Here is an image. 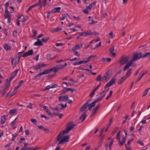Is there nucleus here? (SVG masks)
Here are the masks:
<instances>
[{
  "label": "nucleus",
  "mask_w": 150,
  "mask_h": 150,
  "mask_svg": "<svg viewBox=\"0 0 150 150\" xmlns=\"http://www.w3.org/2000/svg\"><path fill=\"white\" fill-rule=\"evenodd\" d=\"M91 31L90 30H88L85 33V36H88V35H91Z\"/></svg>",
  "instance_id": "obj_35"
},
{
  "label": "nucleus",
  "mask_w": 150,
  "mask_h": 150,
  "mask_svg": "<svg viewBox=\"0 0 150 150\" xmlns=\"http://www.w3.org/2000/svg\"><path fill=\"white\" fill-rule=\"evenodd\" d=\"M6 120V119L5 115H3L1 117V123L2 124H3L5 122Z\"/></svg>",
  "instance_id": "obj_20"
},
{
  "label": "nucleus",
  "mask_w": 150,
  "mask_h": 150,
  "mask_svg": "<svg viewBox=\"0 0 150 150\" xmlns=\"http://www.w3.org/2000/svg\"><path fill=\"white\" fill-rule=\"evenodd\" d=\"M61 8L60 7L55 8L52 11V12L53 13L59 12Z\"/></svg>",
  "instance_id": "obj_21"
},
{
  "label": "nucleus",
  "mask_w": 150,
  "mask_h": 150,
  "mask_svg": "<svg viewBox=\"0 0 150 150\" xmlns=\"http://www.w3.org/2000/svg\"><path fill=\"white\" fill-rule=\"evenodd\" d=\"M47 65V64H46L43 63L41 64H38L37 65H36L34 66V69L35 70H37L41 68L45 67Z\"/></svg>",
  "instance_id": "obj_5"
},
{
  "label": "nucleus",
  "mask_w": 150,
  "mask_h": 150,
  "mask_svg": "<svg viewBox=\"0 0 150 150\" xmlns=\"http://www.w3.org/2000/svg\"><path fill=\"white\" fill-rule=\"evenodd\" d=\"M52 68H53V70H54V71L55 73L57 72L60 70L58 66L54 67Z\"/></svg>",
  "instance_id": "obj_27"
},
{
  "label": "nucleus",
  "mask_w": 150,
  "mask_h": 150,
  "mask_svg": "<svg viewBox=\"0 0 150 150\" xmlns=\"http://www.w3.org/2000/svg\"><path fill=\"white\" fill-rule=\"evenodd\" d=\"M109 35L110 36V38H112L114 37V35L113 34V32L111 31L110 33H109Z\"/></svg>",
  "instance_id": "obj_46"
},
{
  "label": "nucleus",
  "mask_w": 150,
  "mask_h": 150,
  "mask_svg": "<svg viewBox=\"0 0 150 150\" xmlns=\"http://www.w3.org/2000/svg\"><path fill=\"white\" fill-rule=\"evenodd\" d=\"M4 33L5 34L6 36L8 35L7 30L6 29H5L3 30Z\"/></svg>",
  "instance_id": "obj_59"
},
{
  "label": "nucleus",
  "mask_w": 150,
  "mask_h": 150,
  "mask_svg": "<svg viewBox=\"0 0 150 150\" xmlns=\"http://www.w3.org/2000/svg\"><path fill=\"white\" fill-rule=\"evenodd\" d=\"M113 91H110V92L109 93V95L107 97H106V100H108L109 98H110L111 96H112V93Z\"/></svg>",
  "instance_id": "obj_30"
},
{
  "label": "nucleus",
  "mask_w": 150,
  "mask_h": 150,
  "mask_svg": "<svg viewBox=\"0 0 150 150\" xmlns=\"http://www.w3.org/2000/svg\"><path fill=\"white\" fill-rule=\"evenodd\" d=\"M53 71V68L49 69L44 70L43 72H41L42 75L49 74Z\"/></svg>",
  "instance_id": "obj_10"
},
{
  "label": "nucleus",
  "mask_w": 150,
  "mask_h": 150,
  "mask_svg": "<svg viewBox=\"0 0 150 150\" xmlns=\"http://www.w3.org/2000/svg\"><path fill=\"white\" fill-rule=\"evenodd\" d=\"M134 61H135L134 60H133V58L132 57L131 59L127 63V64L130 67L133 64V62Z\"/></svg>",
  "instance_id": "obj_29"
},
{
  "label": "nucleus",
  "mask_w": 150,
  "mask_h": 150,
  "mask_svg": "<svg viewBox=\"0 0 150 150\" xmlns=\"http://www.w3.org/2000/svg\"><path fill=\"white\" fill-rule=\"evenodd\" d=\"M62 109V108H60L59 107H56L54 108H52V110H56L57 111H60Z\"/></svg>",
  "instance_id": "obj_34"
},
{
  "label": "nucleus",
  "mask_w": 150,
  "mask_h": 150,
  "mask_svg": "<svg viewBox=\"0 0 150 150\" xmlns=\"http://www.w3.org/2000/svg\"><path fill=\"white\" fill-rule=\"evenodd\" d=\"M4 49L7 50H10L11 48L10 46L7 44H5L4 45Z\"/></svg>",
  "instance_id": "obj_22"
},
{
  "label": "nucleus",
  "mask_w": 150,
  "mask_h": 150,
  "mask_svg": "<svg viewBox=\"0 0 150 150\" xmlns=\"http://www.w3.org/2000/svg\"><path fill=\"white\" fill-rule=\"evenodd\" d=\"M130 67L128 64H127L124 66L123 69V71H125L127 70V69H129V68Z\"/></svg>",
  "instance_id": "obj_39"
},
{
  "label": "nucleus",
  "mask_w": 150,
  "mask_h": 150,
  "mask_svg": "<svg viewBox=\"0 0 150 150\" xmlns=\"http://www.w3.org/2000/svg\"><path fill=\"white\" fill-rule=\"evenodd\" d=\"M100 40V38L99 37L96 40H91L90 42V44H92V43L94 41V42H97L99 41Z\"/></svg>",
  "instance_id": "obj_37"
},
{
  "label": "nucleus",
  "mask_w": 150,
  "mask_h": 150,
  "mask_svg": "<svg viewBox=\"0 0 150 150\" xmlns=\"http://www.w3.org/2000/svg\"><path fill=\"white\" fill-rule=\"evenodd\" d=\"M120 131H119L117 134V137H116V139L118 140V144L120 146H122L125 142L126 139L125 137H123L121 141H120Z\"/></svg>",
  "instance_id": "obj_3"
},
{
  "label": "nucleus",
  "mask_w": 150,
  "mask_h": 150,
  "mask_svg": "<svg viewBox=\"0 0 150 150\" xmlns=\"http://www.w3.org/2000/svg\"><path fill=\"white\" fill-rule=\"evenodd\" d=\"M127 78L125 76H123L119 79L118 81V84H122L123 82H124V81Z\"/></svg>",
  "instance_id": "obj_15"
},
{
  "label": "nucleus",
  "mask_w": 150,
  "mask_h": 150,
  "mask_svg": "<svg viewBox=\"0 0 150 150\" xmlns=\"http://www.w3.org/2000/svg\"><path fill=\"white\" fill-rule=\"evenodd\" d=\"M29 150H38V148L36 147H30L29 148Z\"/></svg>",
  "instance_id": "obj_50"
},
{
  "label": "nucleus",
  "mask_w": 150,
  "mask_h": 150,
  "mask_svg": "<svg viewBox=\"0 0 150 150\" xmlns=\"http://www.w3.org/2000/svg\"><path fill=\"white\" fill-rule=\"evenodd\" d=\"M49 38H42V41L44 42H47L49 39Z\"/></svg>",
  "instance_id": "obj_40"
},
{
  "label": "nucleus",
  "mask_w": 150,
  "mask_h": 150,
  "mask_svg": "<svg viewBox=\"0 0 150 150\" xmlns=\"http://www.w3.org/2000/svg\"><path fill=\"white\" fill-rule=\"evenodd\" d=\"M96 80L99 82H100L102 81V79H101V76L100 75H99L98 77L96 79Z\"/></svg>",
  "instance_id": "obj_31"
},
{
  "label": "nucleus",
  "mask_w": 150,
  "mask_h": 150,
  "mask_svg": "<svg viewBox=\"0 0 150 150\" xmlns=\"http://www.w3.org/2000/svg\"><path fill=\"white\" fill-rule=\"evenodd\" d=\"M25 140V139L24 138H21L19 140V143L20 144L22 143H23V142Z\"/></svg>",
  "instance_id": "obj_62"
},
{
  "label": "nucleus",
  "mask_w": 150,
  "mask_h": 150,
  "mask_svg": "<svg viewBox=\"0 0 150 150\" xmlns=\"http://www.w3.org/2000/svg\"><path fill=\"white\" fill-rule=\"evenodd\" d=\"M68 98V96L66 95L63 96H60L59 98V100L60 101H63L67 100V99Z\"/></svg>",
  "instance_id": "obj_11"
},
{
  "label": "nucleus",
  "mask_w": 150,
  "mask_h": 150,
  "mask_svg": "<svg viewBox=\"0 0 150 150\" xmlns=\"http://www.w3.org/2000/svg\"><path fill=\"white\" fill-rule=\"evenodd\" d=\"M129 59V57L128 56H122L120 58L119 63L121 65H124L128 62Z\"/></svg>",
  "instance_id": "obj_2"
},
{
  "label": "nucleus",
  "mask_w": 150,
  "mask_h": 150,
  "mask_svg": "<svg viewBox=\"0 0 150 150\" xmlns=\"http://www.w3.org/2000/svg\"><path fill=\"white\" fill-rule=\"evenodd\" d=\"M93 5L92 4H91L89 5L88 6H86V8L87 9H89V10L91 11V8L92 7Z\"/></svg>",
  "instance_id": "obj_42"
},
{
  "label": "nucleus",
  "mask_w": 150,
  "mask_h": 150,
  "mask_svg": "<svg viewBox=\"0 0 150 150\" xmlns=\"http://www.w3.org/2000/svg\"><path fill=\"white\" fill-rule=\"evenodd\" d=\"M77 58L76 57H75L72 59H65L64 60L65 61H66V60H69V61H76L77 60Z\"/></svg>",
  "instance_id": "obj_49"
},
{
  "label": "nucleus",
  "mask_w": 150,
  "mask_h": 150,
  "mask_svg": "<svg viewBox=\"0 0 150 150\" xmlns=\"http://www.w3.org/2000/svg\"><path fill=\"white\" fill-rule=\"evenodd\" d=\"M34 45L35 46H42L43 45V44L42 41L39 39H37V41L34 43Z\"/></svg>",
  "instance_id": "obj_13"
},
{
  "label": "nucleus",
  "mask_w": 150,
  "mask_h": 150,
  "mask_svg": "<svg viewBox=\"0 0 150 150\" xmlns=\"http://www.w3.org/2000/svg\"><path fill=\"white\" fill-rule=\"evenodd\" d=\"M109 88H108V89H105L104 91H102L100 93V94H104L105 93V94L109 90Z\"/></svg>",
  "instance_id": "obj_47"
},
{
  "label": "nucleus",
  "mask_w": 150,
  "mask_h": 150,
  "mask_svg": "<svg viewBox=\"0 0 150 150\" xmlns=\"http://www.w3.org/2000/svg\"><path fill=\"white\" fill-rule=\"evenodd\" d=\"M32 32L33 34V35L32 36L33 38H35V37L37 36V32L35 30L33 29L32 30Z\"/></svg>",
  "instance_id": "obj_28"
},
{
  "label": "nucleus",
  "mask_w": 150,
  "mask_h": 150,
  "mask_svg": "<svg viewBox=\"0 0 150 150\" xmlns=\"http://www.w3.org/2000/svg\"><path fill=\"white\" fill-rule=\"evenodd\" d=\"M101 104L100 103L98 104L95 108H93L92 111L94 113H96L100 107Z\"/></svg>",
  "instance_id": "obj_16"
},
{
  "label": "nucleus",
  "mask_w": 150,
  "mask_h": 150,
  "mask_svg": "<svg viewBox=\"0 0 150 150\" xmlns=\"http://www.w3.org/2000/svg\"><path fill=\"white\" fill-rule=\"evenodd\" d=\"M64 45V44L62 43H56L55 44V45L57 46H62Z\"/></svg>",
  "instance_id": "obj_60"
},
{
  "label": "nucleus",
  "mask_w": 150,
  "mask_h": 150,
  "mask_svg": "<svg viewBox=\"0 0 150 150\" xmlns=\"http://www.w3.org/2000/svg\"><path fill=\"white\" fill-rule=\"evenodd\" d=\"M62 30V28L60 27H58L57 28L53 29V30L52 31V32H56L58 31L59 30Z\"/></svg>",
  "instance_id": "obj_32"
},
{
  "label": "nucleus",
  "mask_w": 150,
  "mask_h": 150,
  "mask_svg": "<svg viewBox=\"0 0 150 150\" xmlns=\"http://www.w3.org/2000/svg\"><path fill=\"white\" fill-rule=\"evenodd\" d=\"M24 51H23L22 52H19L16 55V57H18V60L20 59L21 57L22 56V54L23 52Z\"/></svg>",
  "instance_id": "obj_25"
},
{
  "label": "nucleus",
  "mask_w": 150,
  "mask_h": 150,
  "mask_svg": "<svg viewBox=\"0 0 150 150\" xmlns=\"http://www.w3.org/2000/svg\"><path fill=\"white\" fill-rule=\"evenodd\" d=\"M75 126V125L72 122H69L67 124L66 129L61 132L57 138L56 141L59 142L57 144L58 146H59L60 144H64L69 141V135L65 136L62 138L63 136L73 129Z\"/></svg>",
  "instance_id": "obj_1"
},
{
  "label": "nucleus",
  "mask_w": 150,
  "mask_h": 150,
  "mask_svg": "<svg viewBox=\"0 0 150 150\" xmlns=\"http://www.w3.org/2000/svg\"><path fill=\"white\" fill-rule=\"evenodd\" d=\"M17 90L16 89V88H15L14 90L12 92V94H11V96H13L17 92Z\"/></svg>",
  "instance_id": "obj_56"
},
{
  "label": "nucleus",
  "mask_w": 150,
  "mask_h": 150,
  "mask_svg": "<svg viewBox=\"0 0 150 150\" xmlns=\"http://www.w3.org/2000/svg\"><path fill=\"white\" fill-rule=\"evenodd\" d=\"M67 103H66L65 105H64L63 104H58L59 105H61V107L62 108V109H63L65 108L67 106Z\"/></svg>",
  "instance_id": "obj_36"
},
{
  "label": "nucleus",
  "mask_w": 150,
  "mask_h": 150,
  "mask_svg": "<svg viewBox=\"0 0 150 150\" xmlns=\"http://www.w3.org/2000/svg\"><path fill=\"white\" fill-rule=\"evenodd\" d=\"M89 21L90 22V24H92L94 22L97 23V21H94V20L92 19V20L89 19Z\"/></svg>",
  "instance_id": "obj_55"
},
{
  "label": "nucleus",
  "mask_w": 150,
  "mask_h": 150,
  "mask_svg": "<svg viewBox=\"0 0 150 150\" xmlns=\"http://www.w3.org/2000/svg\"><path fill=\"white\" fill-rule=\"evenodd\" d=\"M96 57V55H91L88 58H87V59L89 62L92 58L95 57Z\"/></svg>",
  "instance_id": "obj_38"
},
{
  "label": "nucleus",
  "mask_w": 150,
  "mask_h": 150,
  "mask_svg": "<svg viewBox=\"0 0 150 150\" xmlns=\"http://www.w3.org/2000/svg\"><path fill=\"white\" fill-rule=\"evenodd\" d=\"M111 59L110 58H103L101 60V61L106 62H109L111 61Z\"/></svg>",
  "instance_id": "obj_19"
},
{
  "label": "nucleus",
  "mask_w": 150,
  "mask_h": 150,
  "mask_svg": "<svg viewBox=\"0 0 150 150\" xmlns=\"http://www.w3.org/2000/svg\"><path fill=\"white\" fill-rule=\"evenodd\" d=\"M42 75V73L41 72L39 74L36 75V76H35L34 77L33 79H36L37 77H40V76H41Z\"/></svg>",
  "instance_id": "obj_43"
},
{
  "label": "nucleus",
  "mask_w": 150,
  "mask_h": 150,
  "mask_svg": "<svg viewBox=\"0 0 150 150\" xmlns=\"http://www.w3.org/2000/svg\"><path fill=\"white\" fill-rule=\"evenodd\" d=\"M57 116L59 117V118L61 119L63 117V115L62 114L58 113Z\"/></svg>",
  "instance_id": "obj_54"
},
{
  "label": "nucleus",
  "mask_w": 150,
  "mask_h": 150,
  "mask_svg": "<svg viewBox=\"0 0 150 150\" xmlns=\"http://www.w3.org/2000/svg\"><path fill=\"white\" fill-rule=\"evenodd\" d=\"M82 46L83 45L81 43H79L78 44L76 45L74 47L72 48L71 51H73L74 50H76L80 49Z\"/></svg>",
  "instance_id": "obj_7"
},
{
  "label": "nucleus",
  "mask_w": 150,
  "mask_h": 150,
  "mask_svg": "<svg viewBox=\"0 0 150 150\" xmlns=\"http://www.w3.org/2000/svg\"><path fill=\"white\" fill-rule=\"evenodd\" d=\"M150 88H148L145 90L143 93V94L142 95V97L145 96L148 93L149 90Z\"/></svg>",
  "instance_id": "obj_24"
},
{
  "label": "nucleus",
  "mask_w": 150,
  "mask_h": 150,
  "mask_svg": "<svg viewBox=\"0 0 150 150\" xmlns=\"http://www.w3.org/2000/svg\"><path fill=\"white\" fill-rule=\"evenodd\" d=\"M18 116L12 122H11V126L14 125L17 122L16 120L17 119H18Z\"/></svg>",
  "instance_id": "obj_44"
},
{
  "label": "nucleus",
  "mask_w": 150,
  "mask_h": 150,
  "mask_svg": "<svg viewBox=\"0 0 150 150\" xmlns=\"http://www.w3.org/2000/svg\"><path fill=\"white\" fill-rule=\"evenodd\" d=\"M33 53V51L32 49L31 50H30L28 51L27 52L24 53L22 55V57H26L28 56L31 55H32Z\"/></svg>",
  "instance_id": "obj_6"
},
{
  "label": "nucleus",
  "mask_w": 150,
  "mask_h": 150,
  "mask_svg": "<svg viewBox=\"0 0 150 150\" xmlns=\"http://www.w3.org/2000/svg\"><path fill=\"white\" fill-rule=\"evenodd\" d=\"M111 142L110 143V144L109 145V148L110 149H111V146L113 144V139H111L110 140Z\"/></svg>",
  "instance_id": "obj_41"
},
{
  "label": "nucleus",
  "mask_w": 150,
  "mask_h": 150,
  "mask_svg": "<svg viewBox=\"0 0 150 150\" xmlns=\"http://www.w3.org/2000/svg\"><path fill=\"white\" fill-rule=\"evenodd\" d=\"M51 54H47L46 56L47 59L49 60H52L53 59V58H51Z\"/></svg>",
  "instance_id": "obj_33"
},
{
  "label": "nucleus",
  "mask_w": 150,
  "mask_h": 150,
  "mask_svg": "<svg viewBox=\"0 0 150 150\" xmlns=\"http://www.w3.org/2000/svg\"><path fill=\"white\" fill-rule=\"evenodd\" d=\"M111 86H112L108 82L105 86L104 88L106 89L107 88Z\"/></svg>",
  "instance_id": "obj_52"
},
{
  "label": "nucleus",
  "mask_w": 150,
  "mask_h": 150,
  "mask_svg": "<svg viewBox=\"0 0 150 150\" xmlns=\"http://www.w3.org/2000/svg\"><path fill=\"white\" fill-rule=\"evenodd\" d=\"M134 140L132 138H130L129 140H128V142L127 143V144L128 145H129L131 144V142Z\"/></svg>",
  "instance_id": "obj_53"
},
{
  "label": "nucleus",
  "mask_w": 150,
  "mask_h": 150,
  "mask_svg": "<svg viewBox=\"0 0 150 150\" xmlns=\"http://www.w3.org/2000/svg\"><path fill=\"white\" fill-rule=\"evenodd\" d=\"M114 50V46L110 48L109 49V52H110L112 53Z\"/></svg>",
  "instance_id": "obj_63"
},
{
  "label": "nucleus",
  "mask_w": 150,
  "mask_h": 150,
  "mask_svg": "<svg viewBox=\"0 0 150 150\" xmlns=\"http://www.w3.org/2000/svg\"><path fill=\"white\" fill-rule=\"evenodd\" d=\"M96 103L94 100L91 104H89V105H90V106H91L92 107H94L95 106Z\"/></svg>",
  "instance_id": "obj_58"
},
{
  "label": "nucleus",
  "mask_w": 150,
  "mask_h": 150,
  "mask_svg": "<svg viewBox=\"0 0 150 150\" xmlns=\"http://www.w3.org/2000/svg\"><path fill=\"white\" fill-rule=\"evenodd\" d=\"M12 144V142H9L5 146V148L9 147Z\"/></svg>",
  "instance_id": "obj_57"
},
{
  "label": "nucleus",
  "mask_w": 150,
  "mask_h": 150,
  "mask_svg": "<svg viewBox=\"0 0 150 150\" xmlns=\"http://www.w3.org/2000/svg\"><path fill=\"white\" fill-rule=\"evenodd\" d=\"M116 75H115L114 76L112 79L109 82V83H110L111 85H112L113 84V83H114V84H115V79L116 77Z\"/></svg>",
  "instance_id": "obj_17"
},
{
  "label": "nucleus",
  "mask_w": 150,
  "mask_h": 150,
  "mask_svg": "<svg viewBox=\"0 0 150 150\" xmlns=\"http://www.w3.org/2000/svg\"><path fill=\"white\" fill-rule=\"evenodd\" d=\"M88 105V102H86L85 104H83L80 109V110L81 111H83L85 110L87 106Z\"/></svg>",
  "instance_id": "obj_14"
},
{
  "label": "nucleus",
  "mask_w": 150,
  "mask_h": 150,
  "mask_svg": "<svg viewBox=\"0 0 150 150\" xmlns=\"http://www.w3.org/2000/svg\"><path fill=\"white\" fill-rule=\"evenodd\" d=\"M61 94H65L67 92L65 88L64 89H63L62 91H61Z\"/></svg>",
  "instance_id": "obj_51"
},
{
  "label": "nucleus",
  "mask_w": 150,
  "mask_h": 150,
  "mask_svg": "<svg viewBox=\"0 0 150 150\" xmlns=\"http://www.w3.org/2000/svg\"><path fill=\"white\" fill-rule=\"evenodd\" d=\"M8 79H7L6 80V83L5 84V86L4 87V89L5 90H6L10 86L11 83L10 82L11 81H9V80L8 81Z\"/></svg>",
  "instance_id": "obj_12"
},
{
  "label": "nucleus",
  "mask_w": 150,
  "mask_h": 150,
  "mask_svg": "<svg viewBox=\"0 0 150 150\" xmlns=\"http://www.w3.org/2000/svg\"><path fill=\"white\" fill-rule=\"evenodd\" d=\"M88 62V60H87V58L86 59V60H83L82 61H80V62H81V64H84Z\"/></svg>",
  "instance_id": "obj_48"
},
{
  "label": "nucleus",
  "mask_w": 150,
  "mask_h": 150,
  "mask_svg": "<svg viewBox=\"0 0 150 150\" xmlns=\"http://www.w3.org/2000/svg\"><path fill=\"white\" fill-rule=\"evenodd\" d=\"M11 16L10 13H4V17L5 18H10Z\"/></svg>",
  "instance_id": "obj_26"
},
{
  "label": "nucleus",
  "mask_w": 150,
  "mask_h": 150,
  "mask_svg": "<svg viewBox=\"0 0 150 150\" xmlns=\"http://www.w3.org/2000/svg\"><path fill=\"white\" fill-rule=\"evenodd\" d=\"M19 69H18L15 70L14 72L12 73L9 79V81H11V80L14 78V77L16 75Z\"/></svg>",
  "instance_id": "obj_9"
},
{
  "label": "nucleus",
  "mask_w": 150,
  "mask_h": 150,
  "mask_svg": "<svg viewBox=\"0 0 150 150\" xmlns=\"http://www.w3.org/2000/svg\"><path fill=\"white\" fill-rule=\"evenodd\" d=\"M17 111L16 109H13L10 110L9 111V113L11 115H12L16 113Z\"/></svg>",
  "instance_id": "obj_23"
},
{
  "label": "nucleus",
  "mask_w": 150,
  "mask_h": 150,
  "mask_svg": "<svg viewBox=\"0 0 150 150\" xmlns=\"http://www.w3.org/2000/svg\"><path fill=\"white\" fill-rule=\"evenodd\" d=\"M95 91L93 90L92 93L90 94L89 97L91 98H92L94 95Z\"/></svg>",
  "instance_id": "obj_45"
},
{
  "label": "nucleus",
  "mask_w": 150,
  "mask_h": 150,
  "mask_svg": "<svg viewBox=\"0 0 150 150\" xmlns=\"http://www.w3.org/2000/svg\"><path fill=\"white\" fill-rule=\"evenodd\" d=\"M142 52H139L134 54L132 56L133 60L135 61L142 58Z\"/></svg>",
  "instance_id": "obj_4"
},
{
  "label": "nucleus",
  "mask_w": 150,
  "mask_h": 150,
  "mask_svg": "<svg viewBox=\"0 0 150 150\" xmlns=\"http://www.w3.org/2000/svg\"><path fill=\"white\" fill-rule=\"evenodd\" d=\"M87 110H85L84 112L80 116L79 119L81 120V123L82 122L85 120L87 116L86 112Z\"/></svg>",
  "instance_id": "obj_8"
},
{
  "label": "nucleus",
  "mask_w": 150,
  "mask_h": 150,
  "mask_svg": "<svg viewBox=\"0 0 150 150\" xmlns=\"http://www.w3.org/2000/svg\"><path fill=\"white\" fill-rule=\"evenodd\" d=\"M62 16L64 18H67V16L69 17V15L67 13H63L62 14Z\"/></svg>",
  "instance_id": "obj_61"
},
{
  "label": "nucleus",
  "mask_w": 150,
  "mask_h": 150,
  "mask_svg": "<svg viewBox=\"0 0 150 150\" xmlns=\"http://www.w3.org/2000/svg\"><path fill=\"white\" fill-rule=\"evenodd\" d=\"M137 143L139 144H140L142 146H144V144L140 140H139L137 142Z\"/></svg>",
  "instance_id": "obj_64"
},
{
  "label": "nucleus",
  "mask_w": 150,
  "mask_h": 150,
  "mask_svg": "<svg viewBox=\"0 0 150 150\" xmlns=\"http://www.w3.org/2000/svg\"><path fill=\"white\" fill-rule=\"evenodd\" d=\"M132 70V69L130 68L129 69L128 71H127V73H126V75L125 76L126 78H127L128 77H129L131 74V71Z\"/></svg>",
  "instance_id": "obj_18"
}]
</instances>
